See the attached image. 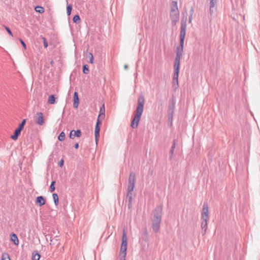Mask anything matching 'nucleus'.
<instances>
[{"mask_svg": "<svg viewBox=\"0 0 260 260\" xmlns=\"http://www.w3.org/2000/svg\"><path fill=\"white\" fill-rule=\"evenodd\" d=\"M81 136V132L80 129L72 130L70 133L69 137L71 139H74L75 137H80Z\"/></svg>", "mask_w": 260, "mask_h": 260, "instance_id": "nucleus-13", "label": "nucleus"}, {"mask_svg": "<svg viewBox=\"0 0 260 260\" xmlns=\"http://www.w3.org/2000/svg\"><path fill=\"white\" fill-rule=\"evenodd\" d=\"M82 69H83V72L85 74H87L89 72L88 66L87 64H84L83 66Z\"/></svg>", "mask_w": 260, "mask_h": 260, "instance_id": "nucleus-28", "label": "nucleus"}, {"mask_svg": "<svg viewBox=\"0 0 260 260\" xmlns=\"http://www.w3.org/2000/svg\"><path fill=\"white\" fill-rule=\"evenodd\" d=\"M133 191H127L126 194V202H128L127 207L128 209H131L132 207V202H133Z\"/></svg>", "mask_w": 260, "mask_h": 260, "instance_id": "nucleus-11", "label": "nucleus"}, {"mask_svg": "<svg viewBox=\"0 0 260 260\" xmlns=\"http://www.w3.org/2000/svg\"><path fill=\"white\" fill-rule=\"evenodd\" d=\"M170 18L172 21V25L173 26L176 25L179 19V11H177L176 12L170 11Z\"/></svg>", "mask_w": 260, "mask_h": 260, "instance_id": "nucleus-8", "label": "nucleus"}, {"mask_svg": "<svg viewBox=\"0 0 260 260\" xmlns=\"http://www.w3.org/2000/svg\"><path fill=\"white\" fill-rule=\"evenodd\" d=\"M127 238L124 231H123L122 237V242L119 252V260H125L127 250Z\"/></svg>", "mask_w": 260, "mask_h": 260, "instance_id": "nucleus-3", "label": "nucleus"}, {"mask_svg": "<svg viewBox=\"0 0 260 260\" xmlns=\"http://www.w3.org/2000/svg\"><path fill=\"white\" fill-rule=\"evenodd\" d=\"M26 119H23L22 121H21V122L19 124V126L18 127L22 130L24 128V126L25 123H26Z\"/></svg>", "mask_w": 260, "mask_h": 260, "instance_id": "nucleus-30", "label": "nucleus"}, {"mask_svg": "<svg viewBox=\"0 0 260 260\" xmlns=\"http://www.w3.org/2000/svg\"><path fill=\"white\" fill-rule=\"evenodd\" d=\"M128 181L127 190V191H133L135 185V173L134 172H130Z\"/></svg>", "mask_w": 260, "mask_h": 260, "instance_id": "nucleus-7", "label": "nucleus"}, {"mask_svg": "<svg viewBox=\"0 0 260 260\" xmlns=\"http://www.w3.org/2000/svg\"><path fill=\"white\" fill-rule=\"evenodd\" d=\"M43 39L44 46L45 48H47L48 47L47 41L46 39L45 38H43Z\"/></svg>", "mask_w": 260, "mask_h": 260, "instance_id": "nucleus-40", "label": "nucleus"}, {"mask_svg": "<svg viewBox=\"0 0 260 260\" xmlns=\"http://www.w3.org/2000/svg\"><path fill=\"white\" fill-rule=\"evenodd\" d=\"M64 164V160L63 159H61L58 163V165L60 167H62Z\"/></svg>", "mask_w": 260, "mask_h": 260, "instance_id": "nucleus-39", "label": "nucleus"}, {"mask_svg": "<svg viewBox=\"0 0 260 260\" xmlns=\"http://www.w3.org/2000/svg\"><path fill=\"white\" fill-rule=\"evenodd\" d=\"M40 254L37 251H34L32 254V260H40Z\"/></svg>", "mask_w": 260, "mask_h": 260, "instance_id": "nucleus-25", "label": "nucleus"}, {"mask_svg": "<svg viewBox=\"0 0 260 260\" xmlns=\"http://www.w3.org/2000/svg\"><path fill=\"white\" fill-rule=\"evenodd\" d=\"M36 203L39 206H42L45 204V199L43 196H39L37 197Z\"/></svg>", "mask_w": 260, "mask_h": 260, "instance_id": "nucleus-17", "label": "nucleus"}, {"mask_svg": "<svg viewBox=\"0 0 260 260\" xmlns=\"http://www.w3.org/2000/svg\"><path fill=\"white\" fill-rule=\"evenodd\" d=\"M79 104V99L78 94L77 92H75L74 93V102H73V107L74 108H77Z\"/></svg>", "mask_w": 260, "mask_h": 260, "instance_id": "nucleus-15", "label": "nucleus"}, {"mask_svg": "<svg viewBox=\"0 0 260 260\" xmlns=\"http://www.w3.org/2000/svg\"><path fill=\"white\" fill-rule=\"evenodd\" d=\"M45 121L43 117V113L41 112H38L37 113L36 123L39 125L44 124Z\"/></svg>", "mask_w": 260, "mask_h": 260, "instance_id": "nucleus-12", "label": "nucleus"}, {"mask_svg": "<svg viewBox=\"0 0 260 260\" xmlns=\"http://www.w3.org/2000/svg\"><path fill=\"white\" fill-rule=\"evenodd\" d=\"M72 10V6L71 5H68L67 7V13L68 16H70L71 14Z\"/></svg>", "mask_w": 260, "mask_h": 260, "instance_id": "nucleus-31", "label": "nucleus"}, {"mask_svg": "<svg viewBox=\"0 0 260 260\" xmlns=\"http://www.w3.org/2000/svg\"><path fill=\"white\" fill-rule=\"evenodd\" d=\"M55 181H52L51 183V184H50V191L51 192H53L55 190Z\"/></svg>", "mask_w": 260, "mask_h": 260, "instance_id": "nucleus-34", "label": "nucleus"}, {"mask_svg": "<svg viewBox=\"0 0 260 260\" xmlns=\"http://www.w3.org/2000/svg\"><path fill=\"white\" fill-rule=\"evenodd\" d=\"M176 141H177L176 140H174L173 141V144H175V147L176 146Z\"/></svg>", "mask_w": 260, "mask_h": 260, "instance_id": "nucleus-46", "label": "nucleus"}, {"mask_svg": "<svg viewBox=\"0 0 260 260\" xmlns=\"http://www.w3.org/2000/svg\"><path fill=\"white\" fill-rule=\"evenodd\" d=\"M65 134L63 132L60 133L58 137V139L59 141H62L64 139Z\"/></svg>", "mask_w": 260, "mask_h": 260, "instance_id": "nucleus-32", "label": "nucleus"}, {"mask_svg": "<svg viewBox=\"0 0 260 260\" xmlns=\"http://www.w3.org/2000/svg\"><path fill=\"white\" fill-rule=\"evenodd\" d=\"M48 103L50 104H54L56 103V98L55 95L51 94L49 96Z\"/></svg>", "mask_w": 260, "mask_h": 260, "instance_id": "nucleus-23", "label": "nucleus"}, {"mask_svg": "<svg viewBox=\"0 0 260 260\" xmlns=\"http://www.w3.org/2000/svg\"><path fill=\"white\" fill-rule=\"evenodd\" d=\"M21 131L22 129L17 127L15 130L14 134L11 136V138L13 140H16L18 139L19 136L20 135Z\"/></svg>", "mask_w": 260, "mask_h": 260, "instance_id": "nucleus-16", "label": "nucleus"}, {"mask_svg": "<svg viewBox=\"0 0 260 260\" xmlns=\"http://www.w3.org/2000/svg\"><path fill=\"white\" fill-rule=\"evenodd\" d=\"M186 19L185 20L182 19L181 23V29L180 32V47H183L184 41L186 35Z\"/></svg>", "mask_w": 260, "mask_h": 260, "instance_id": "nucleus-5", "label": "nucleus"}, {"mask_svg": "<svg viewBox=\"0 0 260 260\" xmlns=\"http://www.w3.org/2000/svg\"><path fill=\"white\" fill-rule=\"evenodd\" d=\"M175 104L176 99L174 96H173L172 98L170 100L168 109V119L169 121H172L173 120Z\"/></svg>", "mask_w": 260, "mask_h": 260, "instance_id": "nucleus-4", "label": "nucleus"}, {"mask_svg": "<svg viewBox=\"0 0 260 260\" xmlns=\"http://www.w3.org/2000/svg\"><path fill=\"white\" fill-rule=\"evenodd\" d=\"M171 11H172V12H176L177 11H179L177 2H172Z\"/></svg>", "mask_w": 260, "mask_h": 260, "instance_id": "nucleus-22", "label": "nucleus"}, {"mask_svg": "<svg viewBox=\"0 0 260 260\" xmlns=\"http://www.w3.org/2000/svg\"><path fill=\"white\" fill-rule=\"evenodd\" d=\"M210 1V9L209 13L210 16H212L216 11V5L217 3L216 0H209Z\"/></svg>", "mask_w": 260, "mask_h": 260, "instance_id": "nucleus-9", "label": "nucleus"}, {"mask_svg": "<svg viewBox=\"0 0 260 260\" xmlns=\"http://www.w3.org/2000/svg\"><path fill=\"white\" fill-rule=\"evenodd\" d=\"M192 17V14H190V15L189 16V20H188V22L189 23H191V22Z\"/></svg>", "mask_w": 260, "mask_h": 260, "instance_id": "nucleus-43", "label": "nucleus"}, {"mask_svg": "<svg viewBox=\"0 0 260 260\" xmlns=\"http://www.w3.org/2000/svg\"><path fill=\"white\" fill-rule=\"evenodd\" d=\"M89 56H90V59H89V62L90 63H93V55L92 54V53H89Z\"/></svg>", "mask_w": 260, "mask_h": 260, "instance_id": "nucleus-42", "label": "nucleus"}, {"mask_svg": "<svg viewBox=\"0 0 260 260\" xmlns=\"http://www.w3.org/2000/svg\"><path fill=\"white\" fill-rule=\"evenodd\" d=\"M53 201L56 206L58 204V197L57 193H53L52 194Z\"/></svg>", "mask_w": 260, "mask_h": 260, "instance_id": "nucleus-26", "label": "nucleus"}, {"mask_svg": "<svg viewBox=\"0 0 260 260\" xmlns=\"http://www.w3.org/2000/svg\"><path fill=\"white\" fill-rule=\"evenodd\" d=\"M148 238H149L147 230L145 229L143 231L142 239L144 241L147 242L148 240Z\"/></svg>", "mask_w": 260, "mask_h": 260, "instance_id": "nucleus-24", "label": "nucleus"}, {"mask_svg": "<svg viewBox=\"0 0 260 260\" xmlns=\"http://www.w3.org/2000/svg\"><path fill=\"white\" fill-rule=\"evenodd\" d=\"M144 104V96L142 94L138 98L136 114L131 123V126L133 128H135L138 127L141 115L143 112Z\"/></svg>", "mask_w": 260, "mask_h": 260, "instance_id": "nucleus-1", "label": "nucleus"}, {"mask_svg": "<svg viewBox=\"0 0 260 260\" xmlns=\"http://www.w3.org/2000/svg\"><path fill=\"white\" fill-rule=\"evenodd\" d=\"M179 67L174 66V75L173 79H178L179 73Z\"/></svg>", "mask_w": 260, "mask_h": 260, "instance_id": "nucleus-20", "label": "nucleus"}, {"mask_svg": "<svg viewBox=\"0 0 260 260\" xmlns=\"http://www.w3.org/2000/svg\"><path fill=\"white\" fill-rule=\"evenodd\" d=\"M193 9L192 8H191L190 13V14H192V15H193Z\"/></svg>", "mask_w": 260, "mask_h": 260, "instance_id": "nucleus-45", "label": "nucleus"}, {"mask_svg": "<svg viewBox=\"0 0 260 260\" xmlns=\"http://www.w3.org/2000/svg\"><path fill=\"white\" fill-rule=\"evenodd\" d=\"M175 148V144H173L172 146H171V149H170V159L172 158Z\"/></svg>", "mask_w": 260, "mask_h": 260, "instance_id": "nucleus-33", "label": "nucleus"}, {"mask_svg": "<svg viewBox=\"0 0 260 260\" xmlns=\"http://www.w3.org/2000/svg\"><path fill=\"white\" fill-rule=\"evenodd\" d=\"M101 127L98 126V125H95V130H94V136L96 143L98 142L99 140V138L100 137V132Z\"/></svg>", "mask_w": 260, "mask_h": 260, "instance_id": "nucleus-18", "label": "nucleus"}, {"mask_svg": "<svg viewBox=\"0 0 260 260\" xmlns=\"http://www.w3.org/2000/svg\"><path fill=\"white\" fill-rule=\"evenodd\" d=\"M162 206L160 205L157 206L153 211L152 218V229L154 232L157 233L160 228L161 221Z\"/></svg>", "mask_w": 260, "mask_h": 260, "instance_id": "nucleus-2", "label": "nucleus"}, {"mask_svg": "<svg viewBox=\"0 0 260 260\" xmlns=\"http://www.w3.org/2000/svg\"><path fill=\"white\" fill-rule=\"evenodd\" d=\"M74 147L75 149H78L79 148V144L78 143H75Z\"/></svg>", "mask_w": 260, "mask_h": 260, "instance_id": "nucleus-44", "label": "nucleus"}, {"mask_svg": "<svg viewBox=\"0 0 260 260\" xmlns=\"http://www.w3.org/2000/svg\"><path fill=\"white\" fill-rule=\"evenodd\" d=\"M201 218H209L208 206L205 203L203 204Z\"/></svg>", "mask_w": 260, "mask_h": 260, "instance_id": "nucleus-10", "label": "nucleus"}, {"mask_svg": "<svg viewBox=\"0 0 260 260\" xmlns=\"http://www.w3.org/2000/svg\"><path fill=\"white\" fill-rule=\"evenodd\" d=\"M6 31L8 32V33L11 36H13L12 32L11 30V29L5 25L4 26Z\"/></svg>", "mask_w": 260, "mask_h": 260, "instance_id": "nucleus-37", "label": "nucleus"}, {"mask_svg": "<svg viewBox=\"0 0 260 260\" xmlns=\"http://www.w3.org/2000/svg\"><path fill=\"white\" fill-rule=\"evenodd\" d=\"M98 116H100L102 119H104L105 116V105L103 104L100 108V113Z\"/></svg>", "mask_w": 260, "mask_h": 260, "instance_id": "nucleus-21", "label": "nucleus"}, {"mask_svg": "<svg viewBox=\"0 0 260 260\" xmlns=\"http://www.w3.org/2000/svg\"><path fill=\"white\" fill-rule=\"evenodd\" d=\"M100 117H101L100 116H98L97 120H96V124H95V125H98V126H100L102 124V120L100 119Z\"/></svg>", "mask_w": 260, "mask_h": 260, "instance_id": "nucleus-38", "label": "nucleus"}, {"mask_svg": "<svg viewBox=\"0 0 260 260\" xmlns=\"http://www.w3.org/2000/svg\"><path fill=\"white\" fill-rule=\"evenodd\" d=\"M73 21L75 23H79L80 22L81 19L79 15H76L73 18Z\"/></svg>", "mask_w": 260, "mask_h": 260, "instance_id": "nucleus-27", "label": "nucleus"}, {"mask_svg": "<svg viewBox=\"0 0 260 260\" xmlns=\"http://www.w3.org/2000/svg\"><path fill=\"white\" fill-rule=\"evenodd\" d=\"M20 42L21 43V44H22L23 47L24 48V49H26V44H25L24 42L21 39H20Z\"/></svg>", "mask_w": 260, "mask_h": 260, "instance_id": "nucleus-41", "label": "nucleus"}, {"mask_svg": "<svg viewBox=\"0 0 260 260\" xmlns=\"http://www.w3.org/2000/svg\"><path fill=\"white\" fill-rule=\"evenodd\" d=\"M10 237L11 240L13 242V243L15 245H18L19 244V240L17 235L14 233H12L11 234Z\"/></svg>", "mask_w": 260, "mask_h": 260, "instance_id": "nucleus-19", "label": "nucleus"}, {"mask_svg": "<svg viewBox=\"0 0 260 260\" xmlns=\"http://www.w3.org/2000/svg\"><path fill=\"white\" fill-rule=\"evenodd\" d=\"M208 218H202L201 228L202 230L203 235H204L207 230V221Z\"/></svg>", "mask_w": 260, "mask_h": 260, "instance_id": "nucleus-14", "label": "nucleus"}, {"mask_svg": "<svg viewBox=\"0 0 260 260\" xmlns=\"http://www.w3.org/2000/svg\"><path fill=\"white\" fill-rule=\"evenodd\" d=\"M172 83L173 86H175V88H177L178 87V79H173Z\"/></svg>", "mask_w": 260, "mask_h": 260, "instance_id": "nucleus-36", "label": "nucleus"}, {"mask_svg": "<svg viewBox=\"0 0 260 260\" xmlns=\"http://www.w3.org/2000/svg\"><path fill=\"white\" fill-rule=\"evenodd\" d=\"M183 50V47H180V46L177 47L176 52V57L174 60V64L175 67H179L180 64V60L182 56Z\"/></svg>", "mask_w": 260, "mask_h": 260, "instance_id": "nucleus-6", "label": "nucleus"}, {"mask_svg": "<svg viewBox=\"0 0 260 260\" xmlns=\"http://www.w3.org/2000/svg\"><path fill=\"white\" fill-rule=\"evenodd\" d=\"M124 68L125 69H126L127 68V65H125Z\"/></svg>", "mask_w": 260, "mask_h": 260, "instance_id": "nucleus-47", "label": "nucleus"}, {"mask_svg": "<svg viewBox=\"0 0 260 260\" xmlns=\"http://www.w3.org/2000/svg\"><path fill=\"white\" fill-rule=\"evenodd\" d=\"M2 260H10L9 255L8 253H3L2 256Z\"/></svg>", "mask_w": 260, "mask_h": 260, "instance_id": "nucleus-35", "label": "nucleus"}, {"mask_svg": "<svg viewBox=\"0 0 260 260\" xmlns=\"http://www.w3.org/2000/svg\"><path fill=\"white\" fill-rule=\"evenodd\" d=\"M47 236H48V237H50L51 238V237L50 236V235H48L47 236H46V237H47Z\"/></svg>", "mask_w": 260, "mask_h": 260, "instance_id": "nucleus-48", "label": "nucleus"}, {"mask_svg": "<svg viewBox=\"0 0 260 260\" xmlns=\"http://www.w3.org/2000/svg\"><path fill=\"white\" fill-rule=\"evenodd\" d=\"M35 10L40 13H42L44 12V9L42 7L39 6L35 7Z\"/></svg>", "mask_w": 260, "mask_h": 260, "instance_id": "nucleus-29", "label": "nucleus"}]
</instances>
